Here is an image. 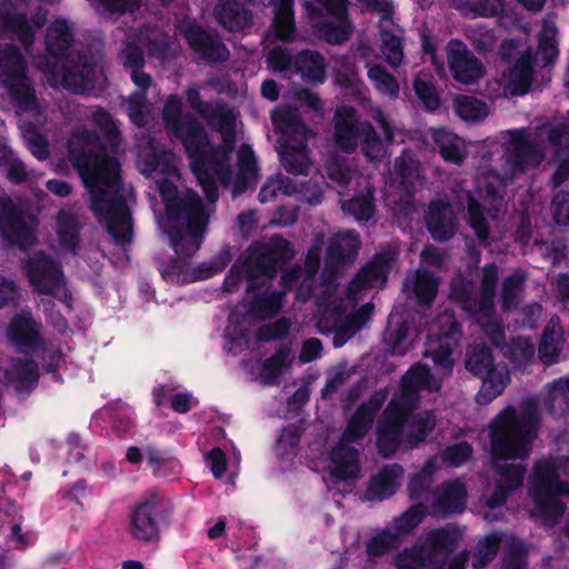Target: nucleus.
<instances>
[{"instance_id": "nucleus-10", "label": "nucleus", "mask_w": 569, "mask_h": 569, "mask_svg": "<svg viewBox=\"0 0 569 569\" xmlns=\"http://www.w3.org/2000/svg\"><path fill=\"white\" fill-rule=\"evenodd\" d=\"M43 70L54 77L61 74L63 88L79 93L94 86L97 63L89 54L78 52L58 62L48 60Z\"/></svg>"}, {"instance_id": "nucleus-5", "label": "nucleus", "mask_w": 569, "mask_h": 569, "mask_svg": "<svg viewBox=\"0 0 569 569\" xmlns=\"http://www.w3.org/2000/svg\"><path fill=\"white\" fill-rule=\"evenodd\" d=\"M167 234L176 253L192 257L201 247L209 212L201 197L188 189L183 196L169 206Z\"/></svg>"}, {"instance_id": "nucleus-39", "label": "nucleus", "mask_w": 569, "mask_h": 569, "mask_svg": "<svg viewBox=\"0 0 569 569\" xmlns=\"http://www.w3.org/2000/svg\"><path fill=\"white\" fill-rule=\"evenodd\" d=\"M375 419L366 413L365 406H358L352 416L347 421V426L341 433L342 442L357 443L366 438L373 426Z\"/></svg>"}, {"instance_id": "nucleus-37", "label": "nucleus", "mask_w": 569, "mask_h": 569, "mask_svg": "<svg viewBox=\"0 0 569 569\" xmlns=\"http://www.w3.org/2000/svg\"><path fill=\"white\" fill-rule=\"evenodd\" d=\"M468 224L481 243H488L490 226L486 210L471 191L466 192Z\"/></svg>"}, {"instance_id": "nucleus-30", "label": "nucleus", "mask_w": 569, "mask_h": 569, "mask_svg": "<svg viewBox=\"0 0 569 569\" xmlns=\"http://www.w3.org/2000/svg\"><path fill=\"white\" fill-rule=\"evenodd\" d=\"M6 376L18 392L30 393L39 382V367L33 359L14 358Z\"/></svg>"}, {"instance_id": "nucleus-45", "label": "nucleus", "mask_w": 569, "mask_h": 569, "mask_svg": "<svg viewBox=\"0 0 569 569\" xmlns=\"http://www.w3.org/2000/svg\"><path fill=\"white\" fill-rule=\"evenodd\" d=\"M57 233L62 247L73 250L78 247L80 230L77 218L67 211H59L57 217Z\"/></svg>"}, {"instance_id": "nucleus-44", "label": "nucleus", "mask_w": 569, "mask_h": 569, "mask_svg": "<svg viewBox=\"0 0 569 569\" xmlns=\"http://www.w3.org/2000/svg\"><path fill=\"white\" fill-rule=\"evenodd\" d=\"M281 308L282 293L278 291L256 295L249 305L250 312L260 319L273 318L280 312Z\"/></svg>"}, {"instance_id": "nucleus-43", "label": "nucleus", "mask_w": 569, "mask_h": 569, "mask_svg": "<svg viewBox=\"0 0 569 569\" xmlns=\"http://www.w3.org/2000/svg\"><path fill=\"white\" fill-rule=\"evenodd\" d=\"M345 213L351 216L358 222H368L376 212L373 194L358 193L341 203Z\"/></svg>"}, {"instance_id": "nucleus-40", "label": "nucleus", "mask_w": 569, "mask_h": 569, "mask_svg": "<svg viewBox=\"0 0 569 569\" xmlns=\"http://www.w3.org/2000/svg\"><path fill=\"white\" fill-rule=\"evenodd\" d=\"M427 515L428 507L425 503H415L395 519L393 527L391 529L395 535H398V539L402 541V538L412 533L413 530L423 521Z\"/></svg>"}, {"instance_id": "nucleus-55", "label": "nucleus", "mask_w": 569, "mask_h": 569, "mask_svg": "<svg viewBox=\"0 0 569 569\" xmlns=\"http://www.w3.org/2000/svg\"><path fill=\"white\" fill-rule=\"evenodd\" d=\"M232 260L231 248L226 244L221 250L212 258L210 262H203L197 267L194 272L198 274L194 277L196 280H204L213 277L217 273L222 272Z\"/></svg>"}, {"instance_id": "nucleus-29", "label": "nucleus", "mask_w": 569, "mask_h": 569, "mask_svg": "<svg viewBox=\"0 0 569 569\" xmlns=\"http://www.w3.org/2000/svg\"><path fill=\"white\" fill-rule=\"evenodd\" d=\"M309 153L310 150L306 142H286L279 150L280 163L290 174L307 176L311 166Z\"/></svg>"}, {"instance_id": "nucleus-62", "label": "nucleus", "mask_w": 569, "mask_h": 569, "mask_svg": "<svg viewBox=\"0 0 569 569\" xmlns=\"http://www.w3.org/2000/svg\"><path fill=\"white\" fill-rule=\"evenodd\" d=\"M361 138V151L369 160L380 159L383 156L382 141L375 127L369 121H363Z\"/></svg>"}, {"instance_id": "nucleus-20", "label": "nucleus", "mask_w": 569, "mask_h": 569, "mask_svg": "<svg viewBox=\"0 0 569 569\" xmlns=\"http://www.w3.org/2000/svg\"><path fill=\"white\" fill-rule=\"evenodd\" d=\"M433 513L447 517L462 513L467 507L468 492L460 480L445 481L435 490Z\"/></svg>"}, {"instance_id": "nucleus-3", "label": "nucleus", "mask_w": 569, "mask_h": 569, "mask_svg": "<svg viewBox=\"0 0 569 569\" xmlns=\"http://www.w3.org/2000/svg\"><path fill=\"white\" fill-rule=\"evenodd\" d=\"M537 438V428L530 415L519 413L512 406L503 408L489 423L491 468L498 475L497 483L516 491L523 486L526 467L521 463H501L523 460Z\"/></svg>"}, {"instance_id": "nucleus-28", "label": "nucleus", "mask_w": 569, "mask_h": 569, "mask_svg": "<svg viewBox=\"0 0 569 569\" xmlns=\"http://www.w3.org/2000/svg\"><path fill=\"white\" fill-rule=\"evenodd\" d=\"M295 72L312 83H323L327 80V62L317 50L305 49L295 57Z\"/></svg>"}, {"instance_id": "nucleus-35", "label": "nucleus", "mask_w": 569, "mask_h": 569, "mask_svg": "<svg viewBox=\"0 0 569 569\" xmlns=\"http://www.w3.org/2000/svg\"><path fill=\"white\" fill-rule=\"evenodd\" d=\"M27 62L21 50L12 43L0 47V83L12 81L27 71Z\"/></svg>"}, {"instance_id": "nucleus-22", "label": "nucleus", "mask_w": 569, "mask_h": 569, "mask_svg": "<svg viewBox=\"0 0 569 569\" xmlns=\"http://www.w3.org/2000/svg\"><path fill=\"white\" fill-rule=\"evenodd\" d=\"M74 41L72 28L68 21L57 19L50 23L46 34V51L48 56L44 59V67L47 68L48 60L50 62H58L72 56L70 48Z\"/></svg>"}, {"instance_id": "nucleus-9", "label": "nucleus", "mask_w": 569, "mask_h": 569, "mask_svg": "<svg viewBox=\"0 0 569 569\" xmlns=\"http://www.w3.org/2000/svg\"><path fill=\"white\" fill-rule=\"evenodd\" d=\"M499 270L495 262L487 263L482 268L479 298H476L473 286L469 282H461L452 287L451 296L459 302L461 309L470 316L480 315L488 317L496 312L495 298Z\"/></svg>"}, {"instance_id": "nucleus-24", "label": "nucleus", "mask_w": 569, "mask_h": 569, "mask_svg": "<svg viewBox=\"0 0 569 569\" xmlns=\"http://www.w3.org/2000/svg\"><path fill=\"white\" fill-rule=\"evenodd\" d=\"M217 21L229 31H243L253 24V13L239 0H223L214 8Z\"/></svg>"}, {"instance_id": "nucleus-57", "label": "nucleus", "mask_w": 569, "mask_h": 569, "mask_svg": "<svg viewBox=\"0 0 569 569\" xmlns=\"http://www.w3.org/2000/svg\"><path fill=\"white\" fill-rule=\"evenodd\" d=\"M373 311V305L367 302L362 305L357 311L350 313L346 320L343 321L340 330L337 332L335 337V346L339 347L340 343H337L338 337L342 333L355 335L358 332L371 318Z\"/></svg>"}, {"instance_id": "nucleus-7", "label": "nucleus", "mask_w": 569, "mask_h": 569, "mask_svg": "<svg viewBox=\"0 0 569 569\" xmlns=\"http://www.w3.org/2000/svg\"><path fill=\"white\" fill-rule=\"evenodd\" d=\"M465 367L472 376L481 379V387L476 395V400L481 406L493 401L510 382L507 366L495 361L492 350L486 343H473L468 347Z\"/></svg>"}, {"instance_id": "nucleus-38", "label": "nucleus", "mask_w": 569, "mask_h": 569, "mask_svg": "<svg viewBox=\"0 0 569 569\" xmlns=\"http://www.w3.org/2000/svg\"><path fill=\"white\" fill-rule=\"evenodd\" d=\"M9 90L10 96L16 101L17 106L24 111L33 110L38 102L36 91L30 83L27 71L17 76L12 81L2 83Z\"/></svg>"}, {"instance_id": "nucleus-60", "label": "nucleus", "mask_w": 569, "mask_h": 569, "mask_svg": "<svg viewBox=\"0 0 569 569\" xmlns=\"http://www.w3.org/2000/svg\"><path fill=\"white\" fill-rule=\"evenodd\" d=\"M177 171L172 154L167 151H152L143 160L142 172L147 174L163 173L171 176Z\"/></svg>"}, {"instance_id": "nucleus-15", "label": "nucleus", "mask_w": 569, "mask_h": 569, "mask_svg": "<svg viewBox=\"0 0 569 569\" xmlns=\"http://www.w3.org/2000/svg\"><path fill=\"white\" fill-rule=\"evenodd\" d=\"M461 538V531L456 526L433 528L427 532L422 546L426 548L430 568L443 569L448 557L457 549Z\"/></svg>"}, {"instance_id": "nucleus-2", "label": "nucleus", "mask_w": 569, "mask_h": 569, "mask_svg": "<svg viewBox=\"0 0 569 569\" xmlns=\"http://www.w3.org/2000/svg\"><path fill=\"white\" fill-rule=\"evenodd\" d=\"M162 120L168 133L182 143L190 159L191 171L207 201L216 203L220 193L214 174L222 184L228 186L232 176L229 160L204 156L201 149L206 140L204 127L193 113L182 111V101L178 94H170L166 100Z\"/></svg>"}, {"instance_id": "nucleus-16", "label": "nucleus", "mask_w": 569, "mask_h": 569, "mask_svg": "<svg viewBox=\"0 0 569 569\" xmlns=\"http://www.w3.org/2000/svg\"><path fill=\"white\" fill-rule=\"evenodd\" d=\"M448 67L452 78L463 84L476 83L485 74L482 62L459 40L449 42Z\"/></svg>"}, {"instance_id": "nucleus-8", "label": "nucleus", "mask_w": 569, "mask_h": 569, "mask_svg": "<svg viewBox=\"0 0 569 569\" xmlns=\"http://www.w3.org/2000/svg\"><path fill=\"white\" fill-rule=\"evenodd\" d=\"M174 511L173 503L164 495L150 491L131 510L128 532L143 543H157L160 540L161 526H168Z\"/></svg>"}, {"instance_id": "nucleus-11", "label": "nucleus", "mask_w": 569, "mask_h": 569, "mask_svg": "<svg viewBox=\"0 0 569 569\" xmlns=\"http://www.w3.org/2000/svg\"><path fill=\"white\" fill-rule=\"evenodd\" d=\"M180 32L197 58L206 63L218 64L229 60L230 51L216 30L206 29L197 22H188Z\"/></svg>"}, {"instance_id": "nucleus-58", "label": "nucleus", "mask_w": 569, "mask_h": 569, "mask_svg": "<svg viewBox=\"0 0 569 569\" xmlns=\"http://www.w3.org/2000/svg\"><path fill=\"white\" fill-rule=\"evenodd\" d=\"M456 112L463 120H481L487 117V104L475 97L461 96L456 101Z\"/></svg>"}, {"instance_id": "nucleus-17", "label": "nucleus", "mask_w": 569, "mask_h": 569, "mask_svg": "<svg viewBox=\"0 0 569 569\" xmlns=\"http://www.w3.org/2000/svg\"><path fill=\"white\" fill-rule=\"evenodd\" d=\"M425 223L430 237L437 242H447L458 232V219L448 201L432 199L425 213Z\"/></svg>"}, {"instance_id": "nucleus-48", "label": "nucleus", "mask_w": 569, "mask_h": 569, "mask_svg": "<svg viewBox=\"0 0 569 569\" xmlns=\"http://www.w3.org/2000/svg\"><path fill=\"white\" fill-rule=\"evenodd\" d=\"M525 281L526 276L519 270L503 279L500 291V305L502 310H509L518 303Z\"/></svg>"}, {"instance_id": "nucleus-27", "label": "nucleus", "mask_w": 569, "mask_h": 569, "mask_svg": "<svg viewBox=\"0 0 569 569\" xmlns=\"http://www.w3.org/2000/svg\"><path fill=\"white\" fill-rule=\"evenodd\" d=\"M342 439L331 449L333 470L331 475L340 480L357 478L360 472L359 451Z\"/></svg>"}, {"instance_id": "nucleus-50", "label": "nucleus", "mask_w": 569, "mask_h": 569, "mask_svg": "<svg viewBox=\"0 0 569 569\" xmlns=\"http://www.w3.org/2000/svg\"><path fill=\"white\" fill-rule=\"evenodd\" d=\"M348 14L339 19L342 23H336L333 21H323L318 26L319 36L329 44H342L347 42L352 32V26L347 21Z\"/></svg>"}, {"instance_id": "nucleus-6", "label": "nucleus", "mask_w": 569, "mask_h": 569, "mask_svg": "<svg viewBox=\"0 0 569 569\" xmlns=\"http://www.w3.org/2000/svg\"><path fill=\"white\" fill-rule=\"evenodd\" d=\"M528 493L542 522L549 527L557 525L566 512V505L559 498L569 493V485L560 479L553 459H542L535 463Z\"/></svg>"}, {"instance_id": "nucleus-34", "label": "nucleus", "mask_w": 569, "mask_h": 569, "mask_svg": "<svg viewBox=\"0 0 569 569\" xmlns=\"http://www.w3.org/2000/svg\"><path fill=\"white\" fill-rule=\"evenodd\" d=\"M405 428L380 421L377 427V450L379 455L389 459L401 448L405 447Z\"/></svg>"}, {"instance_id": "nucleus-47", "label": "nucleus", "mask_w": 569, "mask_h": 569, "mask_svg": "<svg viewBox=\"0 0 569 569\" xmlns=\"http://www.w3.org/2000/svg\"><path fill=\"white\" fill-rule=\"evenodd\" d=\"M435 141L445 161L457 166L463 163L467 153L461 148L459 139L456 136H451L446 131H438Z\"/></svg>"}, {"instance_id": "nucleus-49", "label": "nucleus", "mask_w": 569, "mask_h": 569, "mask_svg": "<svg viewBox=\"0 0 569 569\" xmlns=\"http://www.w3.org/2000/svg\"><path fill=\"white\" fill-rule=\"evenodd\" d=\"M401 545L398 535H395L392 529L385 528L367 542V553L369 557H382L396 549Z\"/></svg>"}, {"instance_id": "nucleus-41", "label": "nucleus", "mask_w": 569, "mask_h": 569, "mask_svg": "<svg viewBox=\"0 0 569 569\" xmlns=\"http://www.w3.org/2000/svg\"><path fill=\"white\" fill-rule=\"evenodd\" d=\"M501 542L502 536L499 532H491L480 539L475 548L472 568H486L497 557Z\"/></svg>"}, {"instance_id": "nucleus-61", "label": "nucleus", "mask_w": 569, "mask_h": 569, "mask_svg": "<svg viewBox=\"0 0 569 569\" xmlns=\"http://www.w3.org/2000/svg\"><path fill=\"white\" fill-rule=\"evenodd\" d=\"M368 78L375 82L376 89L382 93L397 97L400 90L396 77L383 66L373 64L368 70Z\"/></svg>"}, {"instance_id": "nucleus-23", "label": "nucleus", "mask_w": 569, "mask_h": 569, "mask_svg": "<svg viewBox=\"0 0 569 569\" xmlns=\"http://www.w3.org/2000/svg\"><path fill=\"white\" fill-rule=\"evenodd\" d=\"M8 336L12 345L21 353L36 351L42 345V338L37 322L31 316H16L11 320Z\"/></svg>"}, {"instance_id": "nucleus-12", "label": "nucleus", "mask_w": 569, "mask_h": 569, "mask_svg": "<svg viewBox=\"0 0 569 569\" xmlns=\"http://www.w3.org/2000/svg\"><path fill=\"white\" fill-rule=\"evenodd\" d=\"M23 271L34 290L41 295H53L64 283L61 266L42 250L28 257Z\"/></svg>"}, {"instance_id": "nucleus-19", "label": "nucleus", "mask_w": 569, "mask_h": 569, "mask_svg": "<svg viewBox=\"0 0 569 569\" xmlns=\"http://www.w3.org/2000/svg\"><path fill=\"white\" fill-rule=\"evenodd\" d=\"M405 469L399 463L383 466L372 475L367 483L365 499L368 501H383L396 495L401 486Z\"/></svg>"}, {"instance_id": "nucleus-56", "label": "nucleus", "mask_w": 569, "mask_h": 569, "mask_svg": "<svg viewBox=\"0 0 569 569\" xmlns=\"http://www.w3.org/2000/svg\"><path fill=\"white\" fill-rule=\"evenodd\" d=\"M536 349L529 338L519 337L512 340L509 348V358L515 368L523 369L535 359Z\"/></svg>"}, {"instance_id": "nucleus-52", "label": "nucleus", "mask_w": 569, "mask_h": 569, "mask_svg": "<svg viewBox=\"0 0 569 569\" xmlns=\"http://www.w3.org/2000/svg\"><path fill=\"white\" fill-rule=\"evenodd\" d=\"M545 402L550 410L559 407L562 413L569 412V378H559L551 381Z\"/></svg>"}, {"instance_id": "nucleus-13", "label": "nucleus", "mask_w": 569, "mask_h": 569, "mask_svg": "<svg viewBox=\"0 0 569 569\" xmlns=\"http://www.w3.org/2000/svg\"><path fill=\"white\" fill-rule=\"evenodd\" d=\"M505 159L510 167L511 174L517 176L538 167L543 160V153L522 128L510 131V141L505 151Z\"/></svg>"}, {"instance_id": "nucleus-42", "label": "nucleus", "mask_w": 569, "mask_h": 569, "mask_svg": "<svg viewBox=\"0 0 569 569\" xmlns=\"http://www.w3.org/2000/svg\"><path fill=\"white\" fill-rule=\"evenodd\" d=\"M431 378V370L427 365H412L401 379L400 390L418 399L419 391L428 388Z\"/></svg>"}, {"instance_id": "nucleus-14", "label": "nucleus", "mask_w": 569, "mask_h": 569, "mask_svg": "<svg viewBox=\"0 0 569 569\" xmlns=\"http://www.w3.org/2000/svg\"><path fill=\"white\" fill-rule=\"evenodd\" d=\"M0 233L21 250H28L34 244V237L22 211L10 198H0Z\"/></svg>"}, {"instance_id": "nucleus-1", "label": "nucleus", "mask_w": 569, "mask_h": 569, "mask_svg": "<svg viewBox=\"0 0 569 569\" xmlns=\"http://www.w3.org/2000/svg\"><path fill=\"white\" fill-rule=\"evenodd\" d=\"M82 136L101 149L99 152L81 150L73 160L90 194V209L99 220H104L117 244H129L133 238V221L122 194L121 164L106 152L96 131L84 130Z\"/></svg>"}, {"instance_id": "nucleus-63", "label": "nucleus", "mask_w": 569, "mask_h": 569, "mask_svg": "<svg viewBox=\"0 0 569 569\" xmlns=\"http://www.w3.org/2000/svg\"><path fill=\"white\" fill-rule=\"evenodd\" d=\"M274 128L279 131H299L300 129L307 130L300 114L297 110L290 108H282L276 110L271 116Z\"/></svg>"}, {"instance_id": "nucleus-25", "label": "nucleus", "mask_w": 569, "mask_h": 569, "mask_svg": "<svg viewBox=\"0 0 569 569\" xmlns=\"http://www.w3.org/2000/svg\"><path fill=\"white\" fill-rule=\"evenodd\" d=\"M535 57L530 49H527L515 61L506 78V88L512 96H523L529 92L533 80Z\"/></svg>"}, {"instance_id": "nucleus-54", "label": "nucleus", "mask_w": 569, "mask_h": 569, "mask_svg": "<svg viewBox=\"0 0 569 569\" xmlns=\"http://www.w3.org/2000/svg\"><path fill=\"white\" fill-rule=\"evenodd\" d=\"M186 100L188 106L196 111L207 123L220 113L226 107L218 102L212 104L208 101L202 100L200 91L197 88H188L186 91Z\"/></svg>"}, {"instance_id": "nucleus-33", "label": "nucleus", "mask_w": 569, "mask_h": 569, "mask_svg": "<svg viewBox=\"0 0 569 569\" xmlns=\"http://www.w3.org/2000/svg\"><path fill=\"white\" fill-rule=\"evenodd\" d=\"M417 402L418 399L400 390V393L395 395L387 405L380 421L406 428L407 422L415 415Z\"/></svg>"}, {"instance_id": "nucleus-26", "label": "nucleus", "mask_w": 569, "mask_h": 569, "mask_svg": "<svg viewBox=\"0 0 569 569\" xmlns=\"http://www.w3.org/2000/svg\"><path fill=\"white\" fill-rule=\"evenodd\" d=\"M0 30L16 34L24 44L31 43L34 38L28 17L24 12H16L10 0L0 1Z\"/></svg>"}, {"instance_id": "nucleus-32", "label": "nucleus", "mask_w": 569, "mask_h": 569, "mask_svg": "<svg viewBox=\"0 0 569 569\" xmlns=\"http://www.w3.org/2000/svg\"><path fill=\"white\" fill-rule=\"evenodd\" d=\"M295 357L289 345H280L276 352L261 365L260 376L264 385H278L283 370L289 368Z\"/></svg>"}, {"instance_id": "nucleus-53", "label": "nucleus", "mask_w": 569, "mask_h": 569, "mask_svg": "<svg viewBox=\"0 0 569 569\" xmlns=\"http://www.w3.org/2000/svg\"><path fill=\"white\" fill-rule=\"evenodd\" d=\"M427 563V551L422 545L405 548L395 558L397 569H425Z\"/></svg>"}, {"instance_id": "nucleus-59", "label": "nucleus", "mask_w": 569, "mask_h": 569, "mask_svg": "<svg viewBox=\"0 0 569 569\" xmlns=\"http://www.w3.org/2000/svg\"><path fill=\"white\" fill-rule=\"evenodd\" d=\"M413 90L426 110L435 112L440 108L441 98L432 81L416 78L413 80Z\"/></svg>"}, {"instance_id": "nucleus-36", "label": "nucleus", "mask_w": 569, "mask_h": 569, "mask_svg": "<svg viewBox=\"0 0 569 569\" xmlns=\"http://www.w3.org/2000/svg\"><path fill=\"white\" fill-rule=\"evenodd\" d=\"M274 18L272 22L276 37L283 41H291L296 34L295 0H274Z\"/></svg>"}, {"instance_id": "nucleus-31", "label": "nucleus", "mask_w": 569, "mask_h": 569, "mask_svg": "<svg viewBox=\"0 0 569 569\" xmlns=\"http://www.w3.org/2000/svg\"><path fill=\"white\" fill-rule=\"evenodd\" d=\"M435 427L436 417L432 411L415 413L405 428V450H412L425 443Z\"/></svg>"}, {"instance_id": "nucleus-46", "label": "nucleus", "mask_w": 569, "mask_h": 569, "mask_svg": "<svg viewBox=\"0 0 569 569\" xmlns=\"http://www.w3.org/2000/svg\"><path fill=\"white\" fill-rule=\"evenodd\" d=\"M439 289V280L433 274V272L429 270H419L416 274V280L413 283V292L416 298L421 306L431 305L438 293Z\"/></svg>"}, {"instance_id": "nucleus-21", "label": "nucleus", "mask_w": 569, "mask_h": 569, "mask_svg": "<svg viewBox=\"0 0 569 569\" xmlns=\"http://www.w3.org/2000/svg\"><path fill=\"white\" fill-rule=\"evenodd\" d=\"M360 244V237L355 230L337 233L332 237L327 248V266L329 268H341L353 263Z\"/></svg>"}, {"instance_id": "nucleus-64", "label": "nucleus", "mask_w": 569, "mask_h": 569, "mask_svg": "<svg viewBox=\"0 0 569 569\" xmlns=\"http://www.w3.org/2000/svg\"><path fill=\"white\" fill-rule=\"evenodd\" d=\"M527 565V546L519 539L512 540L503 556L501 569H526Z\"/></svg>"}, {"instance_id": "nucleus-4", "label": "nucleus", "mask_w": 569, "mask_h": 569, "mask_svg": "<svg viewBox=\"0 0 569 569\" xmlns=\"http://www.w3.org/2000/svg\"><path fill=\"white\" fill-rule=\"evenodd\" d=\"M292 243L280 234L267 242L251 243L234 261L223 280V289L233 292L246 279L247 291L257 292L272 281L278 271L295 258Z\"/></svg>"}, {"instance_id": "nucleus-18", "label": "nucleus", "mask_w": 569, "mask_h": 569, "mask_svg": "<svg viewBox=\"0 0 569 569\" xmlns=\"http://www.w3.org/2000/svg\"><path fill=\"white\" fill-rule=\"evenodd\" d=\"M333 123V139L337 147L347 153L356 151L358 138L362 136L363 121H359L355 107L341 106L337 108Z\"/></svg>"}, {"instance_id": "nucleus-51", "label": "nucleus", "mask_w": 569, "mask_h": 569, "mask_svg": "<svg viewBox=\"0 0 569 569\" xmlns=\"http://www.w3.org/2000/svg\"><path fill=\"white\" fill-rule=\"evenodd\" d=\"M238 168L236 188L241 186L244 189L248 179L256 177L259 170L254 151L249 144L243 143L238 151Z\"/></svg>"}]
</instances>
